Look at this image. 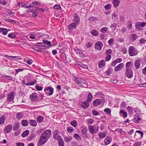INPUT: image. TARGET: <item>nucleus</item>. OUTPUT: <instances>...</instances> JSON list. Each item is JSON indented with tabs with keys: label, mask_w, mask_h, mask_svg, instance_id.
I'll list each match as a JSON object with an SVG mask.
<instances>
[{
	"label": "nucleus",
	"mask_w": 146,
	"mask_h": 146,
	"mask_svg": "<svg viewBox=\"0 0 146 146\" xmlns=\"http://www.w3.org/2000/svg\"><path fill=\"white\" fill-rule=\"evenodd\" d=\"M51 134V131L49 129L45 130L41 135L40 140L38 144V146H41L44 144L49 138Z\"/></svg>",
	"instance_id": "nucleus-1"
},
{
	"label": "nucleus",
	"mask_w": 146,
	"mask_h": 146,
	"mask_svg": "<svg viewBox=\"0 0 146 146\" xmlns=\"http://www.w3.org/2000/svg\"><path fill=\"white\" fill-rule=\"evenodd\" d=\"M133 65V63L132 62H128L125 65L126 70L125 75L129 78H131L133 76V72L131 68Z\"/></svg>",
	"instance_id": "nucleus-2"
},
{
	"label": "nucleus",
	"mask_w": 146,
	"mask_h": 146,
	"mask_svg": "<svg viewBox=\"0 0 146 146\" xmlns=\"http://www.w3.org/2000/svg\"><path fill=\"white\" fill-rule=\"evenodd\" d=\"M128 52L130 56H134L137 54L138 51L133 46H131L129 48Z\"/></svg>",
	"instance_id": "nucleus-3"
},
{
	"label": "nucleus",
	"mask_w": 146,
	"mask_h": 146,
	"mask_svg": "<svg viewBox=\"0 0 146 146\" xmlns=\"http://www.w3.org/2000/svg\"><path fill=\"white\" fill-rule=\"evenodd\" d=\"M46 94L48 96H51L52 95L54 92V88H53L50 86L46 87L44 90Z\"/></svg>",
	"instance_id": "nucleus-4"
},
{
	"label": "nucleus",
	"mask_w": 146,
	"mask_h": 146,
	"mask_svg": "<svg viewBox=\"0 0 146 146\" xmlns=\"http://www.w3.org/2000/svg\"><path fill=\"white\" fill-rule=\"evenodd\" d=\"M146 25V23L145 22H137L135 24V28L139 31L142 30V27H144Z\"/></svg>",
	"instance_id": "nucleus-5"
},
{
	"label": "nucleus",
	"mask_w": 146,
	"mask_h": 146,
	"mask_svg": "<svg viewBox=\"0 0 146 146\" xmlns=\"http://www.w3.org/2000/svg\"><path fill=\"white\" fill-rule=\"evenodd\" d=\"M80 18L79 17V15L77 13H75L74 15V17L73 19V23L77 25H79L80 23Z\"/></svg>",
	"instance_id": "nucleus-6"
},
{
	"label": "nucleus",
	"mask_w": 146,
	"mask_h": 146,
	"mask_svg": "<svg viewBox=\"0 0 146 146\" xmlns=\"http://www.w3.org/2000/svg\"><path fill=\"white\" fill-rule=\"evenodd\" d=\"M103 45V43L100 41L96 42L95 44V48L98 50H100Z\"/></svg>",
	"instance_id": "nucleus-7"
},
{
	"label": "nucleus",
	"mask_w": 146,
	"mask_h": 146,
	"mask_svg": "<svg viewBox=\"0 0 146 146\" xmlns=\"http://www.w3.org/2000/svg\"><path fill=\"white\" fill-rule=\"evenodd\" d=\"M14 98V93L13 92L9 93L7 96V100L9 102L13 100Z\"/></svg>",
	"instance_id": "nucleus-8"
},
{
	"label": "nucleus",
	"mask_w": 146,
	"mask_h": 146,
	"mask_svg": "<svg viewBox=\"0 0 146 146\" xmlns=\"http://www.w3.org/2000/svg\"><path fill=\"white\" fill-rule=\"evenodd\" d=\"M138 134H139L141 135V137H143V133L141 131L139 130L136 131L135 132V134L134 136V138L136 140L139 139V137H138L139 135Z\"/></svg>",
	"instance_id": "nucleus-9"
},
{
	"label": "nucleus",
	"mask_w": 146,
	"mask_h": 146,
	"mask_svg": "<svg viewBox=\"0 0 146 146\" xmlns=\"http://www.w3.org/2000/svg\"><path fill=\"white\" fill-rule=\"evenodd\" d=\"M102 102L101 99H97L95 100L93 102V106H97L101 104Z\"/></svg>",
	"instance_id": "nucleus-10"
},
{
	"label": "nucleus",
	"mask_w": 146,
	"mask_h": 146,
	"mask_svg": "<svg viewBox=\"0 0 146 146\" xmlns=\"http://www.w3.org/2000/svg\"><path fill=\"white\" fill-rule=\"evenodd\" d=\"M13 126L11 125H8L4 129V131L6 133H9L11 131Z\"/></svg>",
	"instance_id": "nucleus-11"
},
{
	"label": "nucleus",
	"mask_w": 146,
	"mask_h": 146,
	"mask_svg": "<svg viewBox=\"0 0 146 146\" xmlns=\"http://www.w3.org/2000/svg\"><path fill=\"white\" fill-rule=\"evenodd\" d=\"M123 64L122 63H120L115 67L114 70L115 72H118L121 70L123 69Z\"/></svg>",
	"instance_id": "nucleus-12"
},
{
	"label": "nucleus",
	"mask_w": 146,
	"mask_h": 146,
	"mask_svg": "<svg viewBox=\"0 0 146 146\" xmlns=\"http://www.w3.org/2000/svg\"><path fill=\"white\" fill-rule=\"evenodd\" d=\"M59 133L57 129L55 130L53 132V138L55 140H56L58 139L59 137H61L58 134Z\"/></svg>",
	"instance_id": "nucleus-13"
},
{
	"label": "nucleus",
	"mask_w": 146,
	"mask_h": 146,
	"mask_svg": "<svg viewBox=\"0 0 146 146\" xmlns=\"http://www.w3.org/2000/svg\"><path fill=\"white\" fill-rule=\"evenodd\" d=\"M104 141L105 145H106L111 143L112 141V138L110 137L107 136L105 139Z\"/></svg>",
	"instance_id": "nucleus-14"
},
{
	"label": "nucleus",
	"mask_w": 146,
	"mask_h": 146,
	"mask_svg": "<svg viewBox=\"0 0 146 146\" xmlns=\"http://www.w3.org/2000/svg\"><path fill=\"white\" fill-rule=\"evenodd\" d=\"M77 25L72 23L70 24L68 26V29L70 31L75 29Z\"/></svg>",
	"instance_id": "nucleus-15"
},
{
	"label": "nucleus",
	"mask_w": 146,
	"mask_h": 146,
	"mask_svg": "<svg viewBox=\"0 0 146 146\" xmlns=\"http://www.w3.org/2000/svg\"><path fill=\"white\" fill-rule=\"evenodd\" d=\"M29 98L31 101H34L38 99V96L36 95V93H34L30 95Z\"/></svg>",
	"instance_id": "nucleus-16"
},
{
	"label": "nucleus",
	"mask_w": 146,
	"mask_h": 146,
	"mask_svg": "<svg viewBox=\"0 0 146 146\" xmlns=\"http://www.w3.org/2000/svg\"><path fill=\"white\" fill-rule=\"evenodd\" d=\"M36 83V80H35L33 82H31L30 83H26L25 80L24 79L22 81V83L23 84H25L27 86H32L34 85Z\"/></svg>",
	"instance_id": "nucleus-17"
},
{
	"label": "nucleus",
	"mask_w": 146,
	"mask_h": 146,
	"mask_svg": "<svg viewBox=\"0 0 146 146\" xmlns=\"http://www.w3.org/2000/svg\"><path fill=\"white\" fill-rule=\"evenodd\" d=\"M8 31L7 29L0 27V33L3 35H6Z\"/></svg>",
	"instance_id": "nucleus-18"
},
{
	"label": "nucleus",
	"mask_w": 146,
	"mask_h": 146,
	"mask_svg": "<svg viewBox=\"0 0 146 146\" xmlns=\"http://www.w3.org/2000/svg\"><path fill=\"white\" fill-rule=\"evenodd\" d=\"M141 62L139 60H137L135 62L134 65L137 69L139 68L140 67Z\"/></svg>",
	"instance_id": "nucleus-19"
},
{
	"label": "nucleus",
	"mask_w": 146,
	"mask_h": 146,
	"mask_svg": "<svg viewBox=\"0 0 146 146\" xmlns=\"http://www.w3.org/2000/svg\"><path fill=\"white\" fill-rule=\"evenodd\" d=\"M126 109L128 111V114L129 115H131L133 112V108L130 106H128L126 108Z\"/></svg>",
	"instance_id": "nucleus-20"
},
{
	"label": "nucleus",
	"mask_w": 146,
	"mask_h": 146,
	"mask_svg": "<svg viewBox=\"0 0 146 146\" xmlns=\"http://www.w3.org/2000/svg\"><path fill=\"white\" fill-rule=\"evenodd\" d=\"M89 102L86 101H85L82 103V107L84 109H86L88 108L89 106Z\"/></svg>",
	"instance_id": "nucleus-21"
},
{
	"label": "nucleus",
	"mask_w": 146,
	"mask_h": 146,
	"mask_svg": "<svg viewBox=\"0 0 146 146\" xmlns=\"http://www.w3.org/2000/svg\"><path fill=\"white\" fill-rule=\"evenodd\" d=\"M88 130L90 133L92 135L94 133V126L90 125L88 126Z\"/></svg>",
	"instance_id": "nucleus-22"
},
{
	"label": "nucleus",
	"mask_w": 146,
	"mask_h": 146,
	"mask_svg": "<svg viewBox=\"0 0 146 146\" xmlns=\"http://www.w3.org/2000/svg\"><path fill=\"white\" fill-rule=\"evenodd\" d=\"M57 140L58 141V144L60 146H64L63 140L61 137H59Z\"/></svg>",
	"instance_id": "nucleus-23"
},
{
	"label": "nucleus",
	"mask_w": 146,
	"mask_h": 146,
	"mask_svg": "<svg viewBox=\"0 0 146 146\" xmlns=\"http://www.w3.org/2000/svg\"><path fill=\"white\" fill-rule=\"evenodd\" d=\"M20 126L19 123H16L14 124L13 129V130L16 131L17 130Z\"/></svg>",
	"instance_id": "nucleus-24"
},
{
	"label": "nucleus",
	"mask_w": 146,
	"mask_h": 146,
	"mask_svg": "<svg viewBox=\"0 0 146 146\" xmlns=\"http://www.w3.org/2000/svg\"><path fill=\"white\" fill-rule=\"evenodd\" d=\"M119 113L120 115L122 114L121 116H123L124 118L126 117L127 116V112L123 110H120Z\"/></svg>",
	"instance_id": "nucleus-25"
},
{
	"label": "nucleus",
	"mask_w": 146,
	"mask_h": 146,
	"mask_svg": "<svg viewBox=\"0 0 146 146\" xmlns=\"http://www.w3.org/2000/svg\"><path fill=\"white\" fill-rule=\"evenodd\" d=\"M93 98V96L91 92H89L87 96V101L88 102H90L92 101Z\"/></svg>",
	"instance_id": "nucleus-26"
},
{
	"label": "nucleus",
	"mask_w": 146,
	"mask_h": 146,
	"mask_svg": "<svg viewBox=\"0 0 146 146\" xmlns=\"http://www.w3.org/2000/svg\"><path fill=\"white\" fill-rule=\"evenodd\" d=\"M29 123L31 125L35 127L37 125V123L36 121L34 120H30Z\"/></svg>",
	"instance_id": "nucleus-27"
},
{
	"label": "nucleus",
	"mask_w": 146,
	"mask_h": 146,
	"mask_svg": "<svg viewBox=\"0 0 146 146\" xmlns=\"http://www.w3.org/2000/svg\"><path fill=\"white\" fill-rule=\"evenodd\" d=\"M113 5L115 7H117L120 3L119 0H114L113 1Z\"/></svg>",
	"instance_id": "nucleus-28"
},
{
	"label": "nucleus",
	"mask_w": 146,
	"mask_h": 146,
	"mask_svg": "<svg viewBox=\"0 0 146 146\" xmlns=\"http://www.w3.org/2000/svg\"><path fill=\"white\" fill-rule=\"evenodd\" d=\"M23 116V114L22 113L19 112L17 113L16 115V118L18 119H21Z\"/></svg>",
	"instance_id": "nucleus-29"
},
{
	"label": "nucleus",
	"mask_w": 146,
	"mask_h": 146,
	"mask_svg": "<svg viewBox=\"0 0 146 146\" xmlns=\"http://www.w3.org/2000/svg\"><path fill=\"white\" fill-rule=\"evenodd\" d=\"M106 135V133L105 132H100L98 133V135L100 139L105 138Z\"/></svg>",
	"instance_id": "nucleus-30"
},
{
	"label": "nucleus",
	"mask_w": 146,
	"mask_h": 146,
	"mask_svg": "<svg viewBox=\"0 0 146 146\" xmlns=\"http://www.w3.org/2000/svg\"><path fill=\"white\" fill-rule=\"evenodd\" d=\"M44 120L43 117L40 115L38 116L37 118V121L38 123L42 122Z\"/></svg>",
	"instance_id": "nucleus-31"
},
{
	"label": "nucleus",
	"mask_w": 146,
	"mask_h": 146,
	"mask_svg": "<svg viewBox=\"0 0 146 146\" xmlns=\"http://www.w3.org/2000/svg\"><path fill=\"white\" fill-rule=\"evenodd\" d=\"M106 62L104 60H102L99 64V67L102 68L105 65Z\"/></svg>",
	"instance_id": "nucleus-32"
},
{
	"label": "nucleus",
	"mask_w": 146,
	"mask_h": 146,
	"mask_svg": "<svg viewBox=\"0 0 146 146\" xmlns=\"http://www.w3.org/2000/svg\"><path fill=\"white\" fill-rule=\"evenodd\" d=\"M22 7L25 8H32L33 9L34 7H35L33 5H31L29 3H27L26 4H24V5H23L22 6Z\"/></svg>",
	"instance_id": "nucleus-33"
},
{
	"label": "nucleus",
	"mask_w": 146,
	"mask_h": 146,
	"mask_svg": "<svg viewBox=\"0 0 146 146\" xmlns=\"http://www.w3.org/2000/svg\"><path fill=\"white\" fill-rule=\"evenodd\" d=\"M113 71V70L111 68L109 67L106 72L105 73L107 76H109L110 74L112 73Z\"/></svg>",
	"instance_id": "nucleus-34"
},
{
	"label": "nucleus",
	"mask_w": 146,
	"mask_h": 146,
	"mask_svg": "<svg viewBox=\"0 0 146 146\" xmlns=\"http://www.w3.org/2000/svg\"><path fill=\"white\" fill-rule=\"evenodd\" d=\"M141 119V118L139 117H135L133 119V121L136 123H139Z\"/></svg>",
	"instance_id": "nucleus-35"
},
{
	"label": "nucleus",
	"mask_w": 146,
	"mask_h": 146,
	"mask_svg": "<svg viewBox=\"0 0 146 146\" xmlns=\"http://www.w3.org/2000/svg\"><path fill=\"white\" fill-rule=\"evenodd\" d=\"M29 133V131L28 130H27L23 132L21 135L22 137H24L28 135Z\"/></svg>",
	"instance_id": "nucleus-36"
},
{
	"label": "nucleus",
	"mask_w": 146,
	"mask_h": 146,
	"mask_svg": "<svg viewBox=\"0 0 146 146\" xmlns=\"http://www.w3.org/2000/svg\"><path fill=\"white\" fill-rule=\"evenodd\" d=\"M117 25L116 23H113L110 25V27L111 28V30L112 32L114 31L116 28Z\"/></svg>",
	"instance_id": "nucleus-37"
},
{
	"label": "nucleus",
	"mask_w": 146,
	"mask_h": 146,
	"mask_svg": "<svg viewBox=\"0 0 146 146\" xmlns=\"http://www.w3.org/2000/svg\"><path fill=\"white\" fill-rule=\"evenodd\" d=\"M74 81L75 82L78 84H80V80L81 78L77 77H74Z\"/></svg>",
	"instance_id": "nucleus-38"
},
{
	"label": "nucleus",
	"mask_w": 146,
	"mask_h": 146,
	"mask_svg": "<svg viewBox=\"0 0 146 146\" xmlns=\"http://www.w3.org/2000/svg\"><path fill=\"white\" fill-rule=\"evenodd\" d=\"M78 65L80 66L85 69H87L88 68V66L85 64H84L80 62H78Z\"/></svg>",
	"instance_id": "nucleus-39"
},
{
	"label": "nucleus",
	"mask_w": 146,
	"mask_h": 146,
	"mask_svg": "<svg viewBox=\"0 0 146 146\" xmlns=\"http://www.w3.org/2000/svg\"><path fill=\"white\" fill-rule=\"evenodd\" d=\"M22 125L23 126H27L28 125V122L27 120H22L21 122Z\"/></svg>",
	"instance_id": "nucleus-40"
},
{
	"label": "nucleus",
	"mask_w": 146,
	"mask_h": 146,
	"mask_svg": "<svg viewBox=\"0 0 146 146\" xmlns=\"http://www.w3.org/2000/svg\"><path fill=\"white\" fill-rule=\"evenodd\" d=\"M131 40L132 41L135 40L137 38V36L136 34H133L131 35Z\"/></svg>",
	"instance_id": "nucleus-41"
},
{
	"label": "nucleus",
	"mask_w": 146,
	"mask_h": 146,
	"mask_svg": "<svg viewBox=\"0 0 146 146\" xmlns=\"http://www.w3.org/2000/svg\"><path fill=\"white\" fill-rule=\"evenodd\" d=\"M5 116H2L0 117V124H3L5 120Z\"/></svg>",
	"instance_id": "nucleus-42"
},
{
	"label": "nucleus",
	"mask_w": 146,
	"mask_h": 146,
	"mask_svg": "<svg viewBox=\"0 0 146 146\" xmlns=\"http://www.w3.org/2000/svg\"><path fill=\"white\" fill-rule=\"evenodd\" d=\"M134 111L135 113L139 115L141 113V110L138 107L134 108Z\"/></svg>",
	"instance_id": "nucleus-43"
},
{
	"label": "nucleus",
	"mask_w": 146,
	"mask_h": 146,
	"mask_svg": "<svg viewBox=\"0 0 146 146\" xmlns=\"http://www.w3.org/2000/svg\"><path fill=\"white\" fill-rule=\"evenodd\" d=\"M108 29L106 27H104L101 29V31L103 33H106L107 32Z\"/></svg>",
	"instance_id": "nucleus-44"
},
{
	"label": "nucleus",
	"mask_w": 146,
	"mask_h": 146,
	"mask_svg": "<svg viewBox=\"0 0 146 146\" xmlns=\"http://www.w3.org/2000/svg\"><path fill=\"white\" fill-rule=\"evenodd\" d=\"M16 36L14 33H12L8 34V36L11 38H15Z\"/></svg>",
	"instance_id": "nucleus-45"
},
{
	"label": "nucleus",
	"mask_w": 146,
	"mask_h": 146,
	"mask_svg": "<svg viewBox=\"0 0 146 146\" xmlns=\"http://www.w3.org/2000/svg\"><path fill=\"white\" fill-rule=\"evenodd\" d=\"M91 33L94 36H97L98 34V31L95 30H92L91 32Z\"/></svg>",
	"instance_id": "nucleus-46"
},
{
	"label": "nucleus",
	"mask_w": 146,
	"mask_h": 146,
	"mask_svg": "<svg viewBox=\"0 0 146 146\" xmlns=\"http://www.w3.org/2000/svg\"><path fill=\"white\" fill-rule=\"evenodd\" d=\"M3 78L5 79H8V80H13L14 78L11 76H3L2 77Z\"/></svg>",
	"instance_id": "nucleus-47"
},
{
	"label": "nucleus",
	"mask_w": 146,
	"mask_h": 146,
	"mask_svg": "<svg viewBox=\"0 0 146 146\" xmlns=\"http://www.w3.org/2000/svg\"><path fill=\"white\" fill-rule=\"evenodd\" d=\"M97 19V17L93 16L90 17L88 18V20L91 21H94L96 20Z\"/></svg>",
	"instance_id": "nucleus-48"
},
{
	"label": "nucleus",
	"mask_w": 146,
	"mask_h": 146,
	"mask_svg": "<svg viewBox=\"0 0 146 146\" xmlns=\"http://www.w3.org/2000/svg\"><path fill=\"white\" fill-rule=\"evenodd\" d=\"M67 130L68 133H71L74 131V129L72 127H68L67 128Z\"/></svg>",
	"instance_id": "nucleus-49"
},
{
	"label": "nucleus",
	"mask_w": 146,
	"mask_h": 146,
	"mask_svg": "<svg viewBox=\"0 0 146 146\" xmlns=\"http://www.w3.org/2000/svg\"><path fill=\"white\" fill-rule=\"evenodd\" d=\"M112 19L115 21H117L118 20L117 16L116 15L115 13H114L112 15Z\"/></svg>",
	"instance_id": "nucleus-50"
},
{
	"label": "nucleus",
	"mask_w": 146,
	"mask_h": 146,
	"mask_svg": "<svg viewBox=\"0 0 146 146\" xmlns=\"http://www.w3.org/2000/svg\"><path fill=\"white\" fill-rule=\"evenodd\" d=\"M30 10L31 12L33 13L32 15V16L33 17H35L38 15V14L37 13L34 12L35 11H34L33 9H30Z\"/></svg>",
	"instance_id": "nucleus-51"
},
{
	"label": "nucleus",
	"mask_w": 146,
	"mask_h": 146,
	"mask_svg": "<svg viewBox=\"0 0 146 146\" xmlns=\"http://www.w3.org/2000/svg\"><path fill=\"white\" fill-rule=\"evenodd\" d=\"M70 124L73 127H76L77 126V122L76 121L73 120L70 122Z\"/></svg>",
	"instance_id": "nucleus-52"
},
{
	"label": "nucleus",
	"mask_w": 146,
	"mask_h": 146,
	"mask_svg": "<svg viewBox=\"0 0 146 146\" xmlns=\"http://www.w3.org/2000/svg\"><path fill=\"white\" fill-rule=\"evenodd\" d=\"M87 131V129L86 128H83L82 129L81 131V133L83 135L85 134Z\"/></svg>",
	"instance_id": "nucleus-53"
},
{
	"label": "nucleus",
	"mask_w": 146,
	"mask_h": 146,
	"mask_svg": "<svg viewBox=\"0 0 146 146\" xmlns=\"http://www.w3.org/2000/svg\"><path fill=\"white\" fill-rule=\"evenodd\" d=\"M81 83H82L84 84H86V85H87V84H88V82H87L84 80H83V79H81V80H80V85H81V86H82V87H84L82 85V84H81Z\"/></svg>",
	"instance_id": "nucleus-54"
},
{
	"label": "nucleus",
	"mask_w": 146,
	"mask_h": 146,
	"mask_svg": "<svg viewBox=\"0 0 146 146\" xmlns=\"http://www.w3.org/2000/svg\"><path fill=\"white\" fill-rule=\"evenodd\" d=\"M72 139V138L71 137L66 136L64 137V140L66 142L70 141Z\"/></svg>",
	"instance_id": "nucleus-55"
},
{
	"label": "nucleus",
	"mask_w": 146,
	"mask_h": 146,
	"mask_svg": "<svg viewBox=\"0 0 146 146\" xmlns=\"http://www.w3.org/2000/svg\"><path fill=\"white\" fill-rule=\"evenodd\" d=\"M93 126L94 130V133H96L98 132V131L99 129V126L97 125H94Z\"/></svg>",
	"instance_id": "nucleus-56"
},
{
	"label": "nucleus",
	"mask_w": 146,
	"mask_h": 146,
	"mask_svg": "<svg viewBox=\"0 0 146 146\" xmlns=\"http://www.w3.org/2000/svg\"><path fill=\"white\" fill-rule=\"evenodd\" d=\"M36 135L35 134H33L29 136V140L31 141L34 139L36 137Z\"/></svg>",
	"instance_id": "nucleus-57"
},
{
	"label": "nucleus",
	"mask_w": 146,
	"mask_h": 146,
	"mask_svg": "<svg viewBox=\"0 0 146 146\" xmlns=\"http://www.w3.org/2000/svg\"><path fill=\"white\" fill-rule=\"evenodd\" d=\"M111 7V5L110 4H108L106 5L105 6V8L106 10H109L110 9Z\"/></svg>",
	"instance_id": "nucleus-58"
},
{
	"label": "nucleus",
	"mask_w": 146,
	"mask_h": 146,
	"mask_svg": "<svg viewBox=\"0 0 146 146\" xmlns=\"http://www.w3.org/2000/svg\"><path fill=\"white\" fill-rule=\"evenodd\" d=\"M104 111L106 112L108 114H111V110L109 108H106L104 110Z\"/></svg>",
	"instance_id": "nucleus-59"
},
{
	"label": "nucleus",
	"mask_w": 146,
	"mask_h": 146,
	"mask_svg": "<svg viewBox=\"0 0 146 146\" xmlns=\"http://www.w3.org/2000/svg\"><path fill=\"white\" fill-rule=\"evenodd\" d=\"M42 40V41L44 42V44H46L49 46H50V45L51 44L50 41H48L47 40Z\"/></svg>",
	"instance_id": "nucleus-60"
},
{
	"label": "nucleus",
	"mask_w": 146,
	"mask_h": 146,
	"mask_svg": "<svg viewBox=\"0 0 146 146\" xmlns=\"http://www.w3.org/2000/svg\"><path fill=\"white\" fill-rule=\"evenodd\" d=\"M114 39L113 38H110L108 41V42L109 44L112 45L114 42Z\"/></svg>",
	"instance_id": "nucleus-61"
},
{
	"label": "nucleus",
	"mask_w": 146,
	"mask_h": 146,
	"mask_svg": "<svg viewBox=\"0 0 146 146\" xmlns=\"http://www.w3.org/2000/svg\"><path fill=\"white\" fill-rule=\"evenodd\" d=\"M126 105L127 104L126 102H123L121 104V107L122 108H125Z\"/></svg>",
	"instance_id": "nucleus-62"
},
{
	"label": "nucleus",
	"mask_w": 146,
	"mask_h": 146,
	"mask_svg": "<svg viewBox=\"0 0 146 146\" xmlns=\"http://www.w3.org/2000/svg\"><path fill=\"white\" fill-rule=\"evenodd\" d=\"M127 25L129 29H131L132 28V24L131 21H129L127 23Z\"/></svg>",
	"instance_id": "nucleus-63"
},
{
	"label": "nucleus",
	"mask_w": 146,
	"mask_h": 146,
	"mask_svg": "<svg viewBox=\"0 0 146 146\" xmlns=\"http://www.w3.org/2000/svg\"><path fill=\"white\" fill-rule=\"evenodd\" d=\"M111 58V55H107L105 57V60L106 61H109Z\"/></svg>",
	"instance_id": "nucleus-64"
}]
</instances>
